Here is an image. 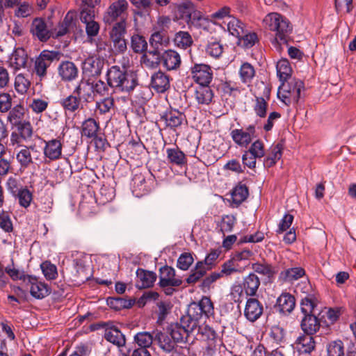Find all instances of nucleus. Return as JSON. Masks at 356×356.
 <instances>
[{
    "instance_id": "nucleus-27",
    "label": "nucleus",
    "mask_w": 356,
    "mask_h": 356,
    "mask_svg": "<svg viewBox=\"0 0 356 356\" xmlns=\"http://www.w3.org/2000/svg\"><path fill=\"white\" fill-rule=\"evenodd\" d=\"M136 286L138 289H146L153 286L156 280L155 273L138 268L136 271Z\"/></svg>"
},
{
    "instance_id": "nucleus-30",
    "label": "nucleus",
    "mask_w": 356,
    "mask_h": 356,
    "mask_svg": "<svg viewBox=\"0 0 356 356\" xmlns=\"http://www.w3.org/2000/svg\"><path fill=\"white\" fill-rule=\"evenodd\" d=\"M210 270L209 267L204 266L203 261H197L194 268L191 270L190 275L186 279V282L189 285H194L198 282Z\"/></svg>"
},
{
    "instance_id": "nucleus-8",
    "label": "nucleus",
    "mask_w": 356,
    "mask_h": 356,
    "mask_svg": "<svg viewBox=\"0 0 356 356\" xmlns=\"http://www.w3.org/2000/svg\"><path fill=\"white\" fill-rule=\"evenodd\" d=\"M230 136L237 145L247 148L252 140L256 138L255 126L250 124L245 129H234L231 131Z\"/></svg>"
},
{
    "instance_id": "nucleus-25",
    "label": "nucleus",
    "mask_w": 356,
    "mask_h": 356,
    "mask_svg": "<svg viewBox=\"0 0 356 356\" xmlns=\"http://www.w3.org/2000/svg\"><path fill=\"white\" fill-rule=\"evenodd\" d=\"M312 335L305 334L297 338L295 346L299 353L309 354L315 349L316 343Z\"/></svg>"
},
{
    "instance_id": "nucleus-20",
    "label": "nucleus",
    "mask_w": 356,
    "mask_h": 356,
    "mask_svg": "<svg viewBox=\"0 0 356 356\" xmlns=\"http://www.w3.org/2000/svg\"><path fill=\"white\" fill-rule=\"evenodd\" d=\"M73 94L85 102H90L93 100L94 88L88 80H81L73 90Z\"/></svg>"
},
{
    "instance_id": "nucleus-3",
    "label": "nucleus",
    "mask_w": 356,
    "mask_h": 356,
    "mask_svg": "<svg viewBox=\"0 0 356 356\" xmlns=\"http://www.w3.org/2000/svg\"><path fill=\"white\" fill-rule=\"evenodd\" d=\"M181 17L185 19L189 29L208 30L209 21L202 13L195 10L191 3H184L179 7Z\"/></svg>"
},
{
    "instance_id": "nucleus-56",
    "label": "nucleus",
    "mask_w": 356,
    "mask_h": 356,
    "mask_svg": "<svg viewBox=\"0 0 356 356\" xmlns=\"http://www.w3.org/2000/svg\"><path fill=\"white\" fill-rule=\"evenodd\" d=\"M131 47L135 53H143L147 49V42L143 36L134 34L131 38Z\"/></svg>"
},
{
    "instance_id": "nucleus-38",
    "label": "nucleus",
    "mask_w": 356,
    "mask_h": 356,
    "mask_svg": "<svg viewBox=\"0 0 356 356\" xmlns=\"http://www.w3.org/2000/svg\"><path fill=\"white\" fill-rule=\"evenodd\" d=\"M164 119L167 127L176 128L180 126L186 120L185 115L177 110H172L165 114L162 118Z\"/></svg>"
},
{
    "instance_id": "nucleus-37",
    "label": "nucleus",
    "mask_w": 356,
    "mask_h": 356,
    "mask_svg": "<svg viewBox=\"0 0 356 356\" xmlns=\"http://www.w3.org/2000/svg\"><path fill=\"white\" fill-rule=\"evenodd\" d=\"M154 340L157 341L159 347L165 353H170L175 348V343L170 337L161 331H155Z\"/></svg>"
},
{
    "instance_id": "nucleus-15",
    "label": "nucleus",
    "mask_w": 356,
    "mask_h": 356,
    "mask_svg": "<svg viewBox=\"0 0 356 356\" xmlns=\"http://www.w3.org/2000/svg\"><path fill=\"white\" fill-rule=\"evenodd\" d=\"M31 33L41 42L47 41L51 35V32L48 29L45 21L42 18H35L33 20L31 29Z\"/></svg>"
},
{
    "instance_id": "nucleus-7",
    "label": "nucleus",
    "mask_w": 356,
    "mask_h": 356,
    "mask_svg": "<svg viewBox=\"0 0 356 356\" xmlns=\"http://www.w3.org/2000/svg\"><path fill=\"white\" fill-rule=\"evenodd\" d=\"M129 3L126 0H118L113 2L105 11L103 21L111 25L118 20L125 19L127 21Z\"/></svg>"
},
{
    "instance_id": "nucleus-35",
    "label": "nucleus",
    "mask_w": 356,
    "mask_h": 356,
    "mask_svg": "<svg viewBox=\"0 0 356 356\" xmlns=\"http://www.w3.org/2000/svg\"><path fill=\"white\" fill-rule=\"evenodd\" d=\"M115 110V100L112 97H106L96 102L95 111L103 115L111 114Z\"/></svg>"
},
{
    "instance_id": "nucleus-63",
    "label": "nucleus",
    "mask_w": 356,
    "mask_h": 356,
    "mask_svg": "<svg viewBox=\"0 0 356 356\" xmlns=\"http://www.w3.org/2000/svg\"><path fill=\"white\" fill-rule=\"evenodd\" d=\"M40 268L47 280H51L56 278L58 275L57 268L54 264L46 261L41 264Z\"/></svg>"
},
{
    "instance_id": "nucleus-21",
    "label": "nucleus",
    "mask_w": 356,
    "mask_h": 356,
    "mask_svg": "<svg viewBox=\"0 0 356 356\" xmlns=\"http://www.w3.org/2000/svg\"><path fill=\"white\" fill-rule=\"evenodd\" d=\"M150 84L156 92H165L170 88V77L165 72L159 70L152 75Z\"/></svg>"
},
{
    "instance_id": "nucleus-54",
    "label": "nucleus",
    "mask_w": 356,
    "mask_h": 356,
    "mask_svg": "<svg viewBox=\"0 0 356 356\" xmlns=\"http://www.w3.org/2000/svg\"><path fill=\"white\" fill-rule=\"evenodd\" d=\"M236 38L238 40V44L246 49L253 47L258 40L257 35L255 33H248L245 29L244 33H242L241 36Z\"/></svg>"
},
{
    "instance_id": "nucleus-45",
    "label": "nucleus",
    "mask_w": 356,
    "mask_h": 356,
    "mask_svg": "<svg viewBox=\"0 0 356 356\" xmlns=\"http://www.w3.org/2000/svg\"><path fill=\"white\" fill-rule=\"evenodd\" d=\"M174 44L176 47L186 49L191 47L193 42L191 35L187 31H179L175 33Z\"/></svg>"
},
{
    "instance_id": "nucleus-46",
    "label": "nucleus",
    "mask_w": 356,
    "mask_h": 356,
    "mask_svg": "<svg viewBox=\"0 0 356 356\" xmlns=\"http://www.w3.org/2000/svg\"><path fill=\"white\" fill-rule=\"evenodd\" d=\"M107 305L115 310L128 309L132 307L134 302L120 297H110L106 300Z\"/></svg>"
},
{
    "instance_id": "nucleus-41",
    "label": "nucleus",
    "mask_w": 356,
    "mask_h": 356,
    "mask_svg": "<svg viewBox=\"0 0 356 356\" xmlns=\"http://www.w3.org/2000/svg\"><path fill=\"white\" fill-rule=\"evenodd\" d=\"M168 331L175 343L187 341L189 334L178 323L171 324L168 327Z\"/></svg>"
},
{
    "instance_id": "nucleus-31",
    "label": "nucleus",
    "mask_w": 356,
    "mask_h": 356,
    "mask_svg": "<svg viewBox=\"0 0 356 356\" xmlns=\"http://www.w3.org/2000/svg\"><path fill=\"white\" fill-rule=\"evenodd\" d=\"M161 55L156 49L145 52L141 57L140 62L143 65L149 69L158 67L161 63Z\"/></svg>"
},
{
    "instance_id": "nucleus-62",
    "label": "nucleus",
    "mask_w": 356,
    "mask_h": 356,
    "mask_svg": "<svg viewBox=\"0 0 356 356\" xmlns=\"http://www.w3.org/2000/svg\"><path fill=\"white\" fill-rule=\"evenodd\" d=\"M253 269L256 273L268 277H272L276 273L275 268L267 263H256L253 264Z\"/></svg>"
},
{
    "instance_id": "nucleus-49",
    "label": "nucleus",
    "mask_w": 356,
    "mask_h": 356,
    "mask_svg": "<svg viewBox=\"0 0 356 356\" xmlns=\"http://www.w3.org/2000/svg\"><path fill=\"white\" fill-rule=\"evenodd\" d=\"M113 27L109 32L111 39H117L124 38L127 33V22L125 19H122L113 24Z\"/></svg>"
},
{
    "instance_id": "nucleus-29",
    "label": "nucleus",
    "mask_w": 356,
    "mask_h": 356,
    "mask_svg": "<svg viewBox=\"0 0 356 356\" xmlns=\"http://www.w3.org/2000/svg\"><path fill=\"white\" fill-rule=\"evenodd\" d=\"M277 305L279 311L282 314H289L295 308L296 299L289 293H282L277 300Z\"/></svg>"
},
{
    "instance_id": "nucleus-51",
    "label": "nucleus",
    "mask_w": 356,
    "mask_h": 356,
    "mask_svg": "<svg viewBox=\"0 0 356 356\" xmlns=\"http://www.w3.org/2000/svg\"><path fill=\"white\" fill-rule=\"evenodd\" d=\"M60 103L65 111L73 113L79 109L81 100L72 93V95L61 99Z\"/></svg>"
},
{
    "instance_id": "nucleus-17",
    "label": "nucleus",
    "mask_w": 356,
    "mask_h": 356,
    "mask_svg": "<svg viewBox=\"0 0 356 356\" xmlns=\"http://www.w3.org/2000/svg\"><path fill=\"white\" fill-rule=\"evenodd\" d=\"M261 87L263 89V95L262 96L255 95V105L254 106V111L257 116L264 118L266 115L268 106L267 101L270 98V90L263 82L261 83Z\"/></svg>"
},
{
    "instance_id": "nucleus-52",
    "label": "nucleus",
    "mask_w": 356,
    "mask_h": 356,
    "mask_svg": "<svg viewBox=\"0 0 356 356\" xmlns=\"http://www.w3.org/2000/svg\"><path fill=\"white\" fill-rule=\"evenodd\" d=\"M249 195L248 187L245 184L237 185L232 192V198L234 203L241 204Z\"/></svg>"
},
{
    "instance_id": "nucleus-60",
    "label": "nucleus",
    "mask_w": 356,
    "mask_h": 356,
    "mask_svg": "<svg viewBox=\"0 0 356 356\" xmlns=\"http://www.w3.org/2000/svg\"><path fill=\"white\" fill-rule=\"evenodd\" d=\"M5 272L13 280H22L24 283H26L28 281V277H31V275H26L24 270H19L13 267V265L6 266L5 268Z\"/></svg>"
},
{
    "instance_id": "nucleus-5",
    "label": "nucleus",
    "mask_w": 356,
    "mask_h": 356,
    "mask_svg": "<svg viewBox=\"0 0 356 356\" xmlns=\"http://www.w3.org/2000/svg\"><path fill=\"white\" fill-rule=\"evenodd\" d=\"M61 54L58 51L43 50L35 58L33 72L40 81L47 76V68L54 61H58Z\"/></svg>"
},
{
    "instance_id": "nucleus-12",
    "label": "nucleus",
    "mask_w": 356,
    "mask_h": 356,
    "mask_svg": "<svg viewBox=\"0 0 356 356\" xmlns=\"http://www.w3.org/2000/svg\"><path fill=\"white\" fill-rule=\"evenodd\" d=\"M264 312V307L259 300L250 298L246 301L244 316L250 322H255L258 320Z\"/></svg>"
},
{
    "instance_id": "nucleus-47",
    "label": "nucleus",
    "mask_w": 356,
    "mask_h": 356,
    "mask_svg": "<svg viewBox=\"0 0 356 356\" xmlns=\"http://www.w3.org/2000/svg\"><path fill=\"white\" fill-rule=\"evenodd\" d=\"M255 75L254 67L249 63H244L241 65L239 70V76L241 81L245 84H249Z\"/></svg>"
},
{
    "instance_id": "nucleus-23",
    "label": "nucleus",
    "mask_w": 356,
    "mask_h": 356,
    "mask_svg": "<svg viewBox=\"0 0 356 356\" xmlns=\"http://www.w3.org/2000/svg\"><path fill=\"white\" fill-rule=\"evenodd\" d=\"M283 87L284 92L291 96L294 104L298 103L304 90V83L299 79H290L286 86L283 83Z\"/></svg>"
},
{
    "instance_id": "nucleus-16",
    "label": "nucleus",
    "mask_w": 356,
    "mask_h": 356,
    "mask_svg": "<svg viewBox=\"0 0 356 356\" xmlns=\"http://www.w3.org/2000/svg\"><path fill=\"white\" fill-rule=\"evenodd\" d=\"M161 59L163 67L168 71L177 70L181 63L179 54L172 49L164 51L161 54Z\"/></svg>"
},
{
    "instance_id": "nucleus-24",
    "label": "nucleus",
    "mask_w": 356,
    "mask_h": 356,
    "mask_svg": "<svg viewBox=\"0 0 356 356\" xmlns=\"http://www.w3.org/2000/svg\"><path fill=\"white\" fill-rule=\"evenodd\" d=\"M320 327V321L315 314L303 315L300 327L305 334H314L319 330Z\"/></svg>"
},
{
    "instance_id": "nucleus-13",
    "label": "nucleus",
    "mask_w": 356,
    "mask_h": 356,
    "mask_svg": "<svg viewBox=\"0 0 356 356\" xmlns=\"http://www.w3.org/2000/svg\"><path fill=\"white\" fill-rule=\"evenodd\" d=\"M43 154L50 161H56L61 158L63 145L58 138L44 140Z\"/></svg>"
},
{
    "instance_id": "nucleus-4",
    "label": "nucleus",
    "mask_w": 356,
    "mask_h": 356,
    "mask_svg": "<svg viewBox=\"0 0 356 356\" xmlns=\"http://www.w3.org/2000/svg\"><path fill=\"white\" fill-rule=\"evenodd\" d=\"M198 334L206 343L204 355L214 356L222 345L221 339L216 332L210 326L204 325L199 327Z\"/></svg>"
},
{
    "instance_id": "nucleus-34",
    "label": "nucleus",
    "mask_w": 356,
    "mask_h": 356,
    "mask_svg": "<svg viewBox=\"0 0 356 356\" xmlns=\"http://www.w3.org/2000/svg\"><path fill=\"white\" fill-rule=\"evenodd\" d=\"M243 286L247 296H254L260 286L259 278L254 273H250L243 279Z\"/></svg>"
},
{
    "instance_id": "nucleus-61",
    "label": "nucleus",
    "mask_w": 356,
    "mask_h": 356,
    "mask_svg": "<svg viewBox=\"0 0 356 356\" xmlns=\"http://www.w3.org/2000/svg\"><path fill=\"white\" fill-rule=\"evenodd\" d=\"M328 356H344L343 343L341 340L330 342L327 346Z\"/></svg>"
},
{
    "instance_id": "nucleus-55",
    "label": "nucleus",
    "mask_w": 356,
    "mask_h": 356,
    "mask_svg": "<svg viewBox=\"0 0 356 356\" xmlns=\"http://www.w3.org/2000/svg\"><path fill=\"white\" fill-rule=\"evenodd\" d=\"M188 334L192 333L195 329L200 327L199 325V321L193 318L188 313L186 315L183 316L180 322L178 323Z\"/></svg>"
},
{
    "instance_id": "nucleus-42",
    "label": "nucleus",
    "mask_w": 356,
    "mask_h": 356,
    "mask_svg": "<svg viewBox=\"0 0 356 356\" xmlns=\"http://www.w3.org/2000/svg\"><path fill=\"white\" fill-rule=\"evenodd\" d=\"M167 158L172 164L181 166L186 163L185 154L179 148H168L166 149Z\"/></svg>"
},
{
    "instance_id": "nucleus-44",
    "label": "nucleus",
    "mask_w": 356,
    "mask_h": 356,
    "mask_svg": "<svg viewBox=\"0 0 356 356\" xmlns=\"http://www.w3.org/2000/svg\"><path fill=\"white\" fill-rule=\"evenodd\" d=\"M305 274V270L301 267H293L287 268L280 273V277L285 282H293L301 277Z\"/></svg>"
},
{
    "instance_id": "nucleus-59",
    "label": "nucleus",
    "mask_w": 356,
    "mask_h": 356,
    "mask_svg": "<svg viewBox=\"0 0 356 356\" xmlns=\"http://www.w3.org/2000/svg\"><path fill=\"white\" fill-rule=\"evenodd\" d=\"M20 137L23 138L25 142L30 140L33 134V129L31 122L25 120L15 127Z\"/></svg>"
},
{
    "instance_id": "nucleus-53",
    "label": "nucleus",
    "mask_w": 356,
    "mask_h": 356,
    "mask_svg": "<svg viewBox=\"0 0 356 356\" xmlns=\"http://www.w3.org/2000/svg\"><path fill=\"white\" fill-rule=\"evenodd\" d=\"M14 86L17 93L24 95L31 86V81L24 74H19L15 76Z\"/></svg>"
},
{
    "instance_id": "nucleus-39",
    "label": "nucleus",
    "mask_w": 356,
    "mask_h": 356,
    "mask_svg": "<svg viewBox=\"0 0 356 356\" xmlns=\"http://www.w3.org/2000/svg\"><path fill=\"white\" fill-rule=\"evenodd\" d=\"M24 108L21 105H16L9 110L7 115V122L13 127H16L25 121L24 120Z\"/></svg>"
},
{
    "instance_id": "nucleus-48",
    "label": "nucleus",
    "mask_w": 356,
    "mask_h": 356,
    "mask_svg": "<svg viewBox=\"0 0 356 356\" xmlns=\"http://www.w3.org/2000/svg\"><path fill=\"white\" fill-rule=\"evenodd\" d=\"M277 73L280 80L282 82L287 81L291 74V67L286 59H282L277 63Z\"/></svg>"
},
{
    "instance_id": "nucleus-19",
    "label": "nucleus",
    "mask_w": 356,
    "mask_h": 356,
    "mask_svg": "<svg viewBox=\"0 0 356 356\" xmlns=\"http://www.w3.org/2000/svg\"><path fill=\"white\" fill-rule=\"evenodd\" d=\"M26 284L30 285L31 295L37 299L44 298L50 293L48 285L38 281L36 277L31 275Z\"/></svg>"
},
{
    "instance_id": "nucleus-50",
    "label": "nucleus",
    "mask_w": 356,
    "mask_h": 356,
    "mask_svg": "<svg viewBox=\"0 0 356 356\" xmlns=\"http://www.w3.org/2000/svg\"><path fill=\"white\" fill-rule=\"evenodd\" d=\"M282 145L277 143L271 147V153L264 161V165L268 168L274 165L282 157Z\"/></svg>"
},
{
    "instance_id": "nucleus-9",
    "label": "nucleus",
    "mask_w": 356,
    "mask_h": 356,
    "mask_svg": "<svg viewBox=\"0 0 356 356\" xmlns=\"http://www.w3.org/2000/svg\"><path fill=\"white\" fill-rule=\"evenodd\" d=\"M16 160L20 165V169L25 170L33 163V160H40V153L35 146H23L16 154Z\"/></svg>"
},
{
    "instance_id": "nucleus-26",
    "label": "nucleus",
    "mask_w": 356,
    "mask_h": 356,
    "mask_svg": "<svg viewBox=\"0 0 356 356\" xmlns=\"http://www.w3.org/2000/svg\"><path fill=\"white\" fill-rule=\"evenodd\" d=\"M75 26V22L73 19V15L70 12L63 19V21L58 24L57 27L50 30L51 36L54 38H58L59 37L65 35L66 33L73 29Z\"/></svg>"
},
{
    "instance_id": "nucleus-22",
    "label": "nucleus",
    "mask_w": 356,
    "mask_h": 356,
    "mask_svg": "<svg viewBox=\"0 0 356 356\" xmlns=\"http://www.w3.org/2000/svg\"><path fill=\"white\" fill-rule=\"evenodd\" d=\"M104 60L95 56L88 57L83 63V70L89 76H95L101 74Z\"/></svg>"
},
{
    "instance_id": "nucleus-36",
    "label": "nucleus",
    "mask_w": 356,
    "mask_h": 356,
    "mask_svg": "<svg viewBox=\"0 0 356 356\" xmlns=\"http://www.w3.org/2000/svg\"><path fill=\"white\" fill-rule=\"evenodd\" d=\"M99 129V122L92 118H88L82 123L81 134L88 138H95L97 136Z\"/></svg>"
},
{
    "instance_id": "nucleus-6",
    "label": "nucleus",
    "mask_w": 356,
    "mask_h": 356,
    "mask_svg": "<svg viewBox=\"0 0 356 356\" xmlns=\"http://www.w3.org/2000/svg\"><path fill=\"white\" fill-rule=\"evenodd\" d=\"M265 156V147L264 143L257 139L251 142L249 147L242 154V163L250 169H254L257 161Z\"/></svg>"
},
{
    "instance_id": "nucleus-18",
    "label": "nucleus",
    "mask_w": 356,
    "mask_h": 356,
    "mask_svg": "<svg viewBox=\"0 0 356 356\" xmlns=\"http://www.w3.org/2000/svg\"><path fill=\"white\" fill-rule=\"evenodd\" d=\"M79 70L76 65L71 61H63L58 67V74L65 82L74 81L78 76Z\"/></svg>"
},
{
    "instance_id": "nucleus-14",
    "label": "nucleus",
    "mask_w": 356,
    "mask_h": 356,
    "mask_svg": "<svg viewBox=\"0 0 356 356\" xmlns=\"http://www.w3.org/2000/svg\"><path fill=\"white\" fill-rule=\"evenodd\" d=\"M319 303L318 294L312 291L309 293H306L301 298L300 301V311L302 315L305 314H314L316 309Z\"/></svg>"
},
{
    "instance_id": "nucleus-10",
    "label": "nucleus",
    "mask_w": 356,
    "mask_h": 356,
    "mask_svg": "<svg viewBox=\"0 0 356 356\" xmlns=\"http://www.w3.org/2000/svg\"><path fill=\"white\" fill-rule=\"evenodd\" d=\"M191 74L199 86H209L213 79L211 68L205 64H195L191 67Z\"/></svg>"
},
{
    "instance_id": "nucleus-33",
    "label": "nucleus",
    "mask_w": 356,
    "mask_h": 356,
    "mask_svg": "<svg viewBox=\"0 0 356 356\" xmlns=\"http://www.w3.org/2000/svg\"><path fill=\"white\" fill-rule=\"evenodd\" d=\"M198 104L209 105L213 98V92L209 86H199L195 92Z\"/></svg>"
},
{
    "instance_id": "nucleus-11",
    "label": "nucleus",
    "mask_w": 356,
    "mask_h": 356,
    "mask_svg": "<svg viewBox=\"0 0 356 356\" xmlns=\"http://www.w3.org/2000/svg\"><path fill=\"white\" fill-rule=\"evenodd\" d=\"M181 284V279L176 277L175 270L173 268L165 266L159 269V284L161 287L179 286Z\"/></svg>"
},
{
    "instance_id": "nucleus-40",
    "label": "nucleus",
    "mask_w": 356,
    "mask_h": 356,
    "mask_svg": "<svg viewBox=\"0 0 356 356\" xmlns=\"http://www.w3.org/2000/svg\"><path fill=\"white\" fill-rule=\"evenodd\" d=\"M248 264L241 266L239 264H236L232 259H230L225 261L221 266V270L218 272L220 277L223 276H229L235 273H242L245 270V267Z\"/></svg>"
},
{
    "instance_id": "nucleus-32",
    "label": "nucleus",
    "mask_w": 356,
    "mask_h": 356,
    "mask_svg": "<svg viewBox=\"0 0 356 356\" xmlns=\"http://www.w3.org/2000/svg\"><path fill=\"white\" fill-rule=\"evenodd\" d=\"M104 338L118 347L124 346L126 343L124 335L114 326L106 328Z\"/></svg>"
},
{
    "instance_id": "nucleus-1",
    "label": "nucleus",
    "mask_w": 356,
    "mask_h": 356,
    "mask_svg": "<svg viewBox=\"0 0 356 356\" xmlns=\"http://www.w3.org/2000/svg\"><path fill=\"white\" fill-rule=\"evenodd\" d=\"M263 25L266 29L275 32V42L276 48L281 51L282 44H287L292 31L289 22L277 13H271L266 15L263 19Z\"/></svg>"
},
{
    "instance_id": "nucleus-43",
    "label": "nucleus",
    "mask_w": 356,
    "mask_h": 356,
    "mask_svg": "<svg viewBox=\"0 0 356 356\" xmlns=\"http://www.w3.org/2000/svg\"><path fill=\"white\" fill-rule=\"evenodd\" d=\"M227 31L233 36L239 37L244 33V24L234 17H229L227 22H223Z\"/></svg>"
},
{
    "instance_id": "nucleus-57",
    "label": "nucleus",
    "mask_w": 356,
    "mask_h": 356,
    "mask_svg": "<svg viewBox=\"0 0 356 356\" xmlns=\"http://www.w3.org/2000/svg\"><path fill=\"white\" fill-rule=\"evenodd\" d=\"M154 337L148 332H138L134 336V341L140 348H147L151 346Z\"/></svg>"
},
{
    "instance_id": "nucleus-64",
    "label": "nucleus",
    "mask_w": 356,
    "mask_h": 356,
    "mask_svg": "<svg viewBox=\"0 0 356 356\" xmlns=\"http://www.w3.org/2000/svg\"><path fill=\"white\" fill-rule=\"evenodd\" d=\"M15 196L18 197L20 206L24 208L29 207L33 199L32 193L27 188H20Z\"/></svg>"
},
{
    "instance_id": "nucleus-2",
    "label": "nucleus",
    "mask_w": 356,
    "mask_h": 356,
    "mask_svg": "<svg viewBox=\"0 0 356 356\" xmlns=\"http://www.w3.org/2000/svg\"><path fill=\"white\" fill-rule=\"evenodd\" d=\"M106 81L108 86L115 92H129L137 85V80L134 75L117 65L111 66L108 69Z\"/></svg>"
},
{
    "instance_id": "nucleus-28",
    "label": "nucleus",
    "mask_w": 356,
    "mask_h": 356,
    "mask_svg": "<svg viewBox=\"0 0 356 356\" xmlns=\"http://www.w3.org/2000/svg\"><path fill=\"white\" fill-rule=\"evenodd\" d=\"M28 56L23 48L15 49L9 58V64L15 70L26 67Z\"/></svg>"
},
{
    "instance_id": "nucleus-58",
    "label": "nucleus",
    "mask_w": 356,
    "mask_h": 356,
    "mask_svg": "<svg viewBox=\"0 0 356 356\" xmlns=\"http://www.w3.org/2000/svg\"><path fill=\"white\" fill-rule=\"evenodd\" d=\"M197 305L200 307L203 317L209 318L214 314L213 305L209 298L207 296L202 297L197 302Z\"/></svg>"
}]
</instances>
